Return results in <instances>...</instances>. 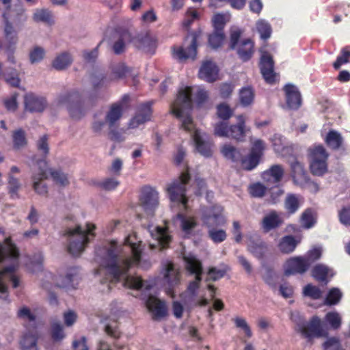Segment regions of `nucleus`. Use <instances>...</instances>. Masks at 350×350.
Here are the masks:
<instances>
[{
  "label": "nucleus",
  "instance_id": "obj_1",
  "mask_svg": "<svg viewBox=\"0 0 350 350\" xmlns=\"http://www.w3.org/2000/svg\"><path fill=\"white\" fill-rule=\"evenodd\" d=\"M142 250V241L135 234L128 235L123 243L112 241L103 247L98 248L95 260L100 265V268L96 274L107 273L109 278L107 280L122 282L124 286L133 289L126 284V280L130 278L140 277L131 276L127 273L133 265L144 267L140 262Z\"/></svg>",
  "mask_w": 350,
  "mask_h": 350
},
{
  "label": "nucleus",
  "instance_id": "obj_2",
  "mask_svg": "<svg viewBox=\"0 0 350 350\" xmlns=\"http://www.w3.org/2000/svg\"><path fill=\"white\" fill-rule=\"evenodd\" d=\"M19 252L9 237H5L0 228V298L7 300L8 286L10 282L13 288L19 286V278L15 271L18 266Z\"/></svg>",
  "mask_w": 350,
  "mask_h": 350
},
{
  "label": "nucleus",
  "instance_id": "obj_3",
  "mask_svg": "<svg viewBox=\"0 0 350 350\" xmlns=\"http://www.w3.org/2000/svg\"><path fill=\"white\" fill-rule=\"evenodd\" d=\"M207 92L200 87H183L171 105V113L180 119L186 131H198L195 129L189 111L193 103H201L207 98Z\"/></svg>",
  "mask_w": 350,
  "mask_h": 350
},
{
  "label": "nucleus",
  "instance_id": "obj_4",
  "mask_svg": "<svg viewBox=\"0 0 350 350\" xmlns=\"http://www.w3.org/2000/svg\"><path fill=\"white\" fill-rule=\"evenodd\" d=\"M185 268L191 274L195 275V279L191 281L187 289L180 294V298L187 307L205 306L208 304V300L203 295L198 297L200 284L202 281V262L193 255L184 256Z\"/></svg>",
  "mask_w": 350,
  "mask_h": 350
},
{
  "label": "nucleus",
  "instance_id": "obj_5",
  "mask_svg": "<svg viewBox=\"0 0 350 350\" xmlns=\"http://www.w3.org/2000/svg\"><path fill=\"white\" fill-rule=\"evenodd\" d=\"M37 148L43 157V159L34 157L36 168L32 171L31 181L33 191L40 196H46L48 193V186L44 180L48 178V165L45 159L49 152V135L44 133L37 141Z\"/></svg>",
  "mask_w": 350,
  "mask_h": 350
},
{
  "label": "nucleus",
  "instance_id": "obj_6",
  "mask_svg": "<svg viewBox=\"0 0 350 350\" xmlns=\"http://www.w3.org/2000/svg\"><path fill=\"white\" fill-rule=\"evenodd\" d=\"M126 284L140 293V298L145 300L146 306L151 312L153 319L160 320L167 314L165 303L150 294V290L154 285L152 280H144L141 278H130Z\"/></svg>",
  "mask_w": 350,
  "mask_h": 350
},
{
  "label": "nucleus",
  "instance_id": "obj_7",
  "mask_svg": "<svg viewBox=\"0 0 350 350\" xmlns=\"http://www.w3.org/2000/svg\"><path fill=\"white\" fill-rule=\"evenodd\" d=\"M95 228L94 224L88 223L84 227L77 225L64 230V236L68 241V250L72 256H79L83 252L91 237H94Z\"/></svg>",
  "mask_w": 350,
  "mask_h": 350
},
{
  "label": "nucleus",
  "instance_id": "obj_8",
  "mask_svg": "<svg viewBox=\"0 0 350 350\" xmlns=\"http://www.w3.org/2000/svg\"><path fill=\"white\" fill-rule=\"evenodd\" d=\"M223 207L219 205L203 211L202 219L208 228V234L210 239L215 243H221L226 239V232L221 229H216L224 226L226 219L223 215Z\"/></svg>",
  "mask_w": 350,
  "mask_h": 350
},
{
  "label": "nucleus",
  "instance_id": "obj_9",
  "mask_svg": "<svg viewBox=\"0 0 350 350\" xmlns=\"http://www.w3.org/2000/svg\"><path fill=\"white\" fill-rule=\"evenodd\" d=\"M189 182L190 175L187 170L166 185L165 191L173 206L185 210L187 208V192L189 189Z\"/></svg>",
  "mask_w": 350,
  "mask_h": 350
},
{
  "label": "nucleus",
  "instance_id": "obj_10",
  "mask_svg": "<svg viewBox=\"0 0 350 350\" xmlns=\"http://www.w3.org/2000/svg\"><path fill=\"white\" fill-rule=\"evenodd\" d=\"M291 318L296 325V331L308 341L314 338H321L327 335V329L318 317H313L309 322H306L300 313L295 311L291 312Z\"/></svg>",
  "mask_w": 350,
  "mask_h": 350
},
{
  "label": "nucleus",
  "instance_id": "obj_11",
  "mask_svg": "<svg viewBox=\"0 0 350 350\" xmlns=\"http://www.w3.org/2000/svg\"><path fill=\"white\" fill-rule=\"evenodd\" d=\"M242 34L243 30L239 27H231L230 47L237 51L243 61H247L254 53V42L250 38L240 39Z\"/></svg>",
  "mask_w": 350,
  "mask_h": 350
},
{
  "label": "nucleus",
  "instance_id": "obj_12",
  "mask_svg": "<svg viewBox=\"0 0 350 350\" xmlns=\"http://www.w3.org/2000/svg\"><path fill=\"white\" fill-rule=\"evenodd\" d=\"M46 282L42 284V286L48 288L47 282H53L58 287L66 289L75 288L79 284V270L78 267H72L67 269L64 275H60L55 278L50 272L44 273Z\"/></svg>",
  "mask_w": 350,
  "mask_h": 350
},
{
  "label": "nucleus",
  "instance_id": "obj_13",
  "mask_svg": "<svg viewBox=\"0 0 350 350\" xmlns=\"http://www.w3.org/2000/svg\"><path fill=\"white\" fill-rule=\"evenodd\" d=\"M201 35V31L196 32L188 36L183 46H174L172 48V57L180 61L188 59H194L197 55V40Z\"/></svg>",
  "mask_w": 350,
  "mask_h": 350
},
{
  "label": "nucleus",
  "instance_id": "obj_14",
  "mask_svg": "<svg viewBox=\"0 0 350 350\" xmlns=\"http://www.w3.org/2000/svg\"><path fill=\"white\" fill-rule=\"evenodd\" d=\"M129 98V96L125 95L120 100L113 104L106 115V122H95L94 128L96 129H105L107 125H113L121 118L123 111L127 108Z\"/></svg>",
  "mask_w": 350,
  "mask_h": 350
},
{
  "label": "nucleus",
  "instance_id": "obj_15",
  "mask_svg": "<svg viewBox=\"0 0 350 350\" xmlns=\"http://www.w3.org/2000/svg\"><path fill=\"white\" fill-rule=\"evenodd\" d=\"M139 201L144 211L152 214L159 204V193L156 188L145 185L142 187Z\"/></svg>",
  "mask_w": 350,
  "mask_h": 350
},
{
  "label": "nucleus",
  "instance_id": "obj_16",
  "mask_svg": "<svg viewBox=\"0 0 350 350\" xmlns=\"http://www.w3.org/2000/svg\"><path fill=\"white\" fill-rule=\"evenodd\" d=\"M148 230L156 243H150L151 249L159 247V250L166 248L171 242L172 237L167 227L149 225Z\"/></svg>",
  "mask_w": 350,
  "mask_h": 350
},
{
  "label": "nucleus",
  "instance_id": "obj_17",
  "mask_svg": "<svg viewBox=\"0 0 350 350\" xmlns=\"http://www.w3.org/2000/svg\"><path fill=\"white\" fill-rule=\"evenodd\" d=\"M151 103H146L139 105L135 115L129 120V129H142L144 124L150 120Z\"/></svg>",
  "mask_w": 350,
  "mask_h": 350
},
{
  "label": "nucleus",
  "instance_id": "obj_18",
  "mask_svg": "<svg viewBox=\"0 0 350 350\" xmlns=\"http://www.w3.org/2000/svg\"><path fill=\"white\" fill-rule=\"evenodd\" d=\"M310 262L302 256H296L288 259L284 264V272L285 275L302 274L305 273L309 267Z\"/></svg>",
  "mask_w": 350,
  "mask_h": 350
},
{
  "label": "nucleus",
  "instance_id": "obj_19",
  "mask_svg": "<svg viewBox=\"0 0 350 350\" xmlns=\"http://www.w3.org/2000/svg\"><path fill=\"white\" fill-rule=\"evenodd\" d=\"M261 57L260 68L262 75L267 83H273L275 80V73L273 70V61L271 55L265 50L260 49Z\"/></svg>",
  "mask_w": 350,
  "mask_h": 350
},
{
  "label": "nucleus",
  "instance_id": "obj_20",
  "mask_svg": "<svg viewBox=\"0 0 350 350\" xmlns=\"http://www.w3.org/2000/svg\"><path fill=\"white\" fill-rule=\"evenodd\" d=\"M286 107L289 109L297 110L302 104V98L298 88L291 83L286 84L283 88Z\"/></svg>",
  "mask_w": 350,
  "mask_h": 350
},
{
  "label": "nucleus",
  "instance_id": "obj_21",
  "mask_svg": "<svg viewBox=\"0 0 350 350\" xmlns=\"http://www.w3.org/2000/svg\"><path fill=\"white\" fill-rule=\"evenodd\" d=\"M163 275L165 282L169 286L167 293L174 297V295L172 288L180 283V271L174 267L173 263L167 262L163 265Z\"/></svg>",
  "mask_w": 350,
  "mask_h": 350
},
{
  "label": "nucleus",
  "instance_id": "obj_22",
  "mask_svg": "<svg viewBox=\"0 0 350 350\" xmlns=\"http://www.w3.org/2000/svg\"><path fill=\"white\" fill-rule=\"evenodd\" d=\"M134 42L137 48L148 54H153L157 46L156 38L150 33L139 34Z\"/></svg>",
  "mask_w": 350,
  "mask_h": 350
},
{
  "label": "nucleus",
  "instance_id": "obj_23",
  "mask_svg": "<svg viewBox=\"0 0 350 350\" xmlns=\"http://www.w3.org/2000/svg\"><path fill=\"white\" fill-rule=\"evenodd\" d=\"M199 77L208 83H213L219 79V68L211 60L202 62L198 72Z\"/></svg>",
  "mask_w": 350,
  "mask_h": 350
},
{
  "label": "nucleus",
  "instance_id": "obj_24",
  "mask_svg": "<svg viewBox=\"0 0 350 350\" xmlns=\"http://www.w3.org/2000/svg\"><path fill=\"white\" fill-rule=\"evenodd\" d=\"M24 100L26 110L31 112H42L47 107L45 98L33 93L26 94Z\"/></svg>",
  "mask_w": 350,
  "mask_h": 350
},
{
  "label": "nucleus",
  "instance_id": "obj_25",
  "mask_svg": "<svg viewBox=\"0 0 350 350\" xmlns=\"http://www.w3.org/2000/svg\"><path fill=\"white\" fill-rule=\"evenodd\" d=\"M192 139L196 150L202 156L209 157L212 155V143L202 133H193Z\"/></svg>",
  "mask_w": 350,
  "mask_h": 350
},
{
  "label": "nucleus",
  "instance_id": "obj_26",
  "mask_svg": "<svg viewBox=\"0 0 350 350\" xmlns=\"http://www.w3.org/2000/svg\"><path fill=\"white\" fill-rule=\"evenodd\" d=\"M3 16L5 21V39L8 44L7 47H8V49L10 50V48L14 47V46L18 42V33L9 21L12 18V16L10 14L9 12H4Z\"/></svg>",
  "mask_w": 350,
  "mask_h": 350
},
{
  "label": "nucleus",
  "instance_id": "obj_27",
  "mask_svg": "<svg viewBox=\"0 0 350 350\" xmlns=\"http://www.w3.org/2000/svg\"><path fill=\"white\" fill-rule=\"evenodd\" d=\"M282 222V214L275 211H271L264 216L261 226L265 232H269L280 226Z\"/></svg>",
  "mask_w": 350,
  "mask_h": 350
},
{
  "label": "nucleus",
  "instance_id": "obj_28",
  "mask_svg": "<svg viewBox=\"0 0 350 350\" xmlns=\"http://www.w3.org/2000/svg\"><path fill=\"white\" fill-rule=\"evenodd\" d=\"M80 98V95L77 92H66L60 94L55 100L57 106L64 107L68 109L71 116L74 118H78L79 116L75 113V109L70 104V100L72 101Z\"/></svg>",
  "mask_w": 350,
  "mask_h": 350
},
{
  "label": "nucleus",
  "instance_id": "obj_29",
  "mask_svg": "<svg viewBox=\"0 0 350 350\" xmlns=\"http://www.w3.org/2000/svg\"><path fill=\"white\" fill-rule=\"evenodd\" d=\"M248 250L256 258H260L267 252L265 243L258 237H251L247 242Z\"/></svg>",
  "mask_w": 350,
  "mask_h": 350
},
{
  "label": "nucleus",
  "instance_id": "obj_30",
  "mask_svg": "<svg viewBox=\"0 0 350 350\" xmlns=\"http://www.w3.org/2000/svg\"><path fill=\"white\" fill-rule=\"evenodd\" d=\"M284 172V170L282 165H273L262 173V178L266 182L278 183L281 180Z\"/></svg>",
  "mask_w": 350,
  "mask_h": 350
},
{
  "label": "nucleus",
  "instance_id": "obj_31",
  "mask_svg": "<svg viewBox=\"0 0 350 350\" xmlns=\"http://www.w3.org/2000/svg\"><path fill=\"white\" fill-rule=\"evenodd\" d=\"M333 270L324 265H317L312 269V276L318 281L327 283L333 277Z\"/></svg>",
  "mask_w": 350,
  "mask_h": 350
},
{
  "label": "nucleus",
  "instance_id": "obj_32",
  "mask_svg": "<svg viewBox=\"0 0 350 350\" xmlns=\"http://www.w3.org/2000/svg\"><path fill=\"white\" fill-rule=\"evenodd\" d=\"M304 199L295 194H288L284 201V208L290 214L295 213L303 204Z\"/></svg>",
  "mask_w": 350,
  "mask_h": 350
},
{
  "label": "nucleus",
  "instance_id": "obj_33",
  "mask_svg": "<svg viewBox=\"0 0 350 350\" xmlns=\"http://www.w3.org/2000/svg\"><path fill=\"white\" fill-rule=\"evenodd\" d=\"M21 350H38L37 334L32 331L26 333L20 342Z\"/></svg>",
  "mask_w": 350,
  "mask_h": 350
},
{
  "label": "nucleus",
  "instance_id": "obj_34",
  "mask_svg": "<svg viewBox=\"0 0 350 350\" xmlns=\"http://www.w3.org/2000/svg\"><path fill=\"white\" fill-rule=\"evenodd\" d=\"M299 241H297L293 236L287 235L282 237L279 243L278 248L282 253L289 254L296 248Z\"/></svg>",
  "mask_w": 350,
  "mask_h": 350
},
{
  "label": "nucleus",
  "instance_id": "obj_35",
  "mask_svg": "<svg viewBox=\"0 0 350 350\" xmlns=\"http://www.w3.org/2000/svg\"><path fill=\"white\" fill-rule=\"evenodd\" d=\"M177 216L180 221V227L185 234H191L193 229L197 226V222L195 218L191 216L185 215L182 213H178Z\"/></svg>",
  "mask_w": 350,
  "mask_h": 350
},
{
  "label": "nucleus",
  "instance_id": "obj_36",
  "mask_svg": "<svg viewBox=\"0 0 350 350\" xmlns=\"http://www.w3.org/2000/svg\"><path fill=\"white\" fill-rule=\"evenodd\" d=\"M72 62L70 53L64 52L58 55L53 62V67L58 70H62L69 66Z\"/></svg>",
  "mask_w": 350,
  "mask_h": 350
},
{
  "label": "nucleus",
  "instance_id": "obj_37",
  "mask_svg": "<svg viewBox=\"0 0 350 350\" xmlns=\"http://www.w3.org/2000/svg\"><path fill=\"white\" fill-rule=\"evenodd\" d=\"M255 28L256 31L263 40L270 38L272 33V27L271 24L263 18H260L256 22Z\"/></svg>",
  "mask_w": 350,
  "mask_h": 350
},
{
  "label": "nucleus",
  "instance_id": "obj_38",
  "mask_svg": "<svg viewBox=\"0 0 350 350\" xmlns=\"http://www.w3.org/2000/svg\"><path fill=\"white\" fill-rule=\"evenodd\" d=\"M328 153L322 145H315L309 149L310 161H327Z\"/></svg>",
  "mask_w": 350,
  "mask_h": 350
},
{
  "label": "nucleus",
  "instance_id": "obj_39",
  "mask_svg": "<svg viewBox=\"0 0 350 350\" xmlns=\"http://www.w3.org/2000/svg\"><path fill=\"white\" fill-rule=\"evenodd\" d=\"M300 222L306 229L312 228L316 223V213L314 210L311 208L306 209L301 214Z\"/></svg>",
  "mask_w": 350,
  "mask_h": 350
},
{
  "label": "nucleus",
  "instance_id": "obj_40",
  "mask_svg": "<svg viewBox=\"0 0 350 350\" xmlns=\"http://www.w3.org/2000/svg\"><path fill=\"white\" fill-rule=\"evenodd\" d=\"M46 51L40 46H33L29 49V59L32 64H36L42 61L45 57Z\"/></svg>",
  "mask_w": 350,
  "mask_h": 350
},
{
  "label": "nucleus",
  "instance_id": "obj_41",
  "mask_svg": "<svg viewBox=\"0 0 350 350\" xmlns=\"http://www.w3.org/2000/svg\"><path fill=\"white\" fill-rule=\"evenodd\" d=\"M33 18L36 22H43L49 25H52L54 23L52 13L47 9L36 10Z\"/></svg>",
  "mask_w": 350,
  "mask_h": 350
},
{
  "label": "nucleus",
  "instance_id": "obj_42",
  "mask_svg": "<svg viewBox=\"0 0 350 350\" xmlns=\"http://www.w3.org/2000/svg\"><path fill=\"white\" fill-rule=\"evenodd\" d=\"M254 99V93L250 87H245L239 91V101L242 106L247 107L252 104Z\"/></svg>",
  "mask_w": 350,
  "mask_h": 350
},
{
  "label": "nucleus",
  "instance_id": "obj_43",
  "mask_svg": "<svg viewBox=\"0 0 350 350\" xmlns=\"http://www.w3.org/2000/svg\"><path fill=\"white\" fill-rule=\"evenodd\" d=\"M50 174L53 181L62 186L65 187L69 184L68 175L60 170H53L48 167V174Z\"/></svg>",
  "mask_w": 350,
  "mask_h": 350
},
{
  "label": "nucleus",
  "instance_id": "obj_44",
  "mask_svg": "<svg viewBox=\"0 0 350 350\" xmlns=\"http://www.w3.org/2000/svg\"><path fill=\"white\" fill-rule=\"evenodd\" d=\"M293 177L297 183H302L307 179L306 173L304 168V165L297 161L291 165Z\"/></svg>",
  "mask_w": 350,
  "mask_h": 350
},
{
  "label": "nucleus",
  "instance_id": "obj_45",
  "mask_svg": "<svg viewBox=\"0 0 350 350\" xmlns=\"http://www.w3.org/2000/svg\"><path fill=\"white\" fill-rule=\"evenodd\" d=\"M230 15L228 13H217L212 18L213 26L216 31H223L225 25L230 21Z\"/></svg>",
  "mask_w": 350,
  "mask_h": 350
},
{
  "label": "nucleus",
  "instance_id": "obj_46",
  "mask_svg": "<svg viewBox=\"0 0 350 350\" xmlns=\"http://www.w3.org/2000/svg\"><path fill=\"white\" fill-rule=\"evenodd\" d=\"M21 187V184L18 178L12 174L8 175V189L12 198H18V191Z\"/></svg>",
  "mask_w": 350,
  "mask_h": 350
},
{
  "label": "nucleus",
  "instance_id": "obj_47",
  "mask_svg": "<svg viewBox=\"0 0 350 350\" xmlns=\"http://www.w3.org/2000/svg\"><path fill=\"white\" fill-rule=\"evenodd\" d=\"M251 144L250 153L261 159L266 148L265 143L260 139L250 137Z\"/></svg>",
  "mask_w": 350,
  "mask_h": 350
},
{
  "label": "nucleus",
  "instance_id": "obj_48",
  "mask_svg": "<svg viewBox=\"0 0 350 350\" xmlns=\"http://www.w3.org/2000/svg\"><path fill=\"white\" fill-rule=\"evenodd\" d=\"M325 142L332 149H338L342 146V138L339 133H328Z\"/></svg>",
  "mask_w": 350,
  "mask_h": 350
},
{
  "label": "nucleus",
  "instance_id": "obj_49",
  "mask_svg": "<svg viewBox=\"0 0 350 350\" xmlns=\"http://www.w3.org/2000/svg\"><path fill=\"white\" fill-rule=\"evenodd\" d=\"M311 172L316 176H322L327 171V161H310Z\"/></svg>",
  "mask_w": 350,
  "mask_h": 350
},
{
  "label": "nucleus",
  "instance_id": "obj_50",
  "mask_svg": "<svg viewBox=\"0 0 350 350\" xmlns=\"http://www.w3.org/2000/svg\"><path fill=\"white\" fill-rule=\"evenodd\" d=\"M237 328L240 329L247 338L252 336V332L245 319L241 317H236L232 319Z\"/></svg>",
  "mask_w": 350,
  "mask_h": 350
},
{
  "label": "nucleus",
  "instance_id": "obj_51",
  "mask_svg": "<svg viewBox=\"0 0 350 350\" xmlns=\"http://www.w3.org/2000/svg\"><path fill=\"white\" fill-rule=\"evenodd\" d=\"M223 155L232 161H237L241 159V153L230 145H224L221 149Z\"/></svg>",
  "mask_w": 350,
  "mask_h": 350
},
{
  "label": "nucleus",
  "instance_id": "obj_52",
  "mask_svg": "<svg viewBox=\"0 0 350 350\" xmlns=\"http://www.w3.org/2000/svg\"><path fill=\"white\" fill-rule=\"evenodd\" d=\"M260 158L250 152L247 157L241 160V166L247 170H252L259 163Z\"/></svg>",
  "mask_w": 350,
  "mask_h": 350
},
{
  "label": "nucleus",
  "instance_id": "obj_53",
  "mask_svg": "<svg viewBox=\"0 0 350 350\" xmlns=\"http://www.w3.org/2000/svg\"><path fill=\"white\" fill-rule=\"evenodd\" d=\"M224 40V34L223 31H216L210 35L208 38V43L213 49L219 47Z\"/></svg>",
  "mask_w": 350,
  "mask_h": 350
},
{
  "label": "nucleus",
  "instance_id": "obj_54",
  "mask_svg": "<svg viewBox=\"0 0 350 350\" xmlns=\"http://www.w3.org/2000/svg\"><path fill=\"white\" fill-rule=\"evenodd\" d=\"M200 18V14L199 12L193 9V8H189L184 17V20L183 21V26L185 28H189L191 23L195 21Z\"/></svg>",
  "mask_w": 350,
  "mask_h": 350
},
{
  "label": "nucleus",
  "instance_id": "obj_55",
  "mask_svg": "<svg viewBox=\"0 0 350 350\" xmlns=\"http://www.w3.org/2000/svg\"><path fill=\"white\" fill-rule=\"evenodd\" d=\"M305 296L309 297L313 299H318L322 297L323 292L320 288L312 284L306 285L303 290Z\"/></svg>",
  "mask_w": 350,
  "mask_h": 350
},
{
  "label": "nucleus",
  "instance_id": "obj_56",
  "mask_svg": "<svg viewBox=\"0 0 350 350\" xmlns=\"http://www.w3.org/2000/svg\"><path fill=\"white\" fill-rule=\"evenodd\" d=\"M342 297V293L337 288H332L325 300L326 305H335L337 304Z\"/></svg>",
  "mask_w": 350,
  "mask_h": 350
},
{
  "label": "nucleus",
  "instance_id": "obj_57",
  "mask_svg": "<svg viewBox=\"0 0 350 350\" xmlns=\"http://www.w3.org/2000/svg\"><path fill=\"white\" fill-rule=\"evenodd\" d=\"M350 58V49L348 47L342 49L340 55L337 57L336 61L333 64L335 69L338 70L345 64L349 62Z\"/></svg>",
  "mask_w": 350,
  "mask_h": 350
},
{
  "label": "nucleus",
  "instance_id": "obj_58",
  "mask_svg": "<svg viewBox=\"0 0 350 350\" xmlns=\"http://www.w3.org/2000/svg\"><path fill=\"white\" fill-rule=\"evenodd\" d=\"M18 94L14 92L3 100V104L7 110L14 111L18 108Z\"/></svg>",
  "mask_w": 350,
  "mask_h": 350
},
{
  "label": "nucleus",
  "instance_id": "obj_59",
  "mask_svg": "<svg viewBox=\"0 0 350 350\" xmlns=\"http://www.w3.org/2000/svg\"><path fill=\"white\" fill-rule=\"evenodd\" d=\"M325 320L334 329H338L341 325V317L336 312H328L325 316Z\"/></svg>",
  "mask_w": 350,
  "mask_h": 350
},
{
  "label": "nucleus",
  "instance_id": "obj_60",
  "mask_svg": "<svg viewBox=\"0 0 350 350\" xmlns=\"http://www.w3.org/2000/svg\"><path fill=\"white\" fill-rule=\"evenodd\" d=\"M120 185V181L116 177H108L103 179L100 183V187L106 191H112L116 189Z\"/></svg>",
  "mask_w": 350,
  "mask_h": 350
},
{
  "label": "nucleus",
  "instance_id": "obj_61",
  "mask_svg": "<svg viewBox=\"0 0 350 350\" xmlns=\"http://www.w3.org/2000/svg\"><path fill=\"white\" fill-rule=\"evenodd\" d=\"M248 191L252 196L261 198L265 195L267 188L262 184L257 183L250 185Z\"/></svg>",
  "mask_w": 350,
  "mask_h": 350
},
{
  "label": "nucleus",
  "instance_id": "obj_62",
  "mask_svg": "<svg viewBox=\"0 0 350 350\" xmlns=\"http://www.w3.org/2000/svg\"><path fill=\"white\" fill-rule=\"evenodd\" d=\"M226 273L225 269H219L217 267H211L208 269L207 273L206 281H217L224 276Z\"/></svg>",
  "mask_w": 350,
  "mask_h": 350
},
{
  "label": "nucleus",
  "instance_id": "obj_63",
  "mask_svg": "<svg viewBox=\"0 0 350 350\" xmlns=\"http://www.w3.org/2000/svg\"><path fill=\"white\" fill-rule=\"evenodd\" d=\"M232 113L233 110L227 103H221L217 107V113L223 120H227L230 118Z\"/></svg>",
  "mask_w": 350,
  "mask_h": 350
},
{
  "label": "nucleus",
  "instance_id": "obj_64",
  "mask_svg": "<svg viewBox=\"0 0 350 350\" xmlns=\"http://www.w3.org/2000/svg\"><path fill=\"white\" fill-rule=\"evenodd\" d=\"M18 317L25 321H28L32 325L35 323V315L26 306H23L18 310Z\"/></svg>",
  "mask_w": 350,
  "mask_h": 350
}]
</instances>
